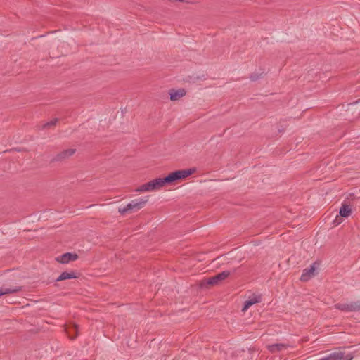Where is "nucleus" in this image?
<instances>
[{
    "instance_id": "14",
    "label": "nucleus",
    "mask_w": 360,
    "mask_h": 360,
    "mask_svg": "<svg viewBox=\"0 0 360 360\" xmlns=\"http://www.w3.org/2000/svg\"><path fill=\"white\" fill-rule=\"evenodd\" d=\"M285 347V346L283 344H276V345H272L269 346V349L272 352L278 351Z\"/></svg>"
},
{
    "instance_id": "1",
    "label": "nucleus",
    "mask_w": 360,
    "mask_h": 360,
    "mask_svg": "<svg viewBox=\"0 0 360 360\" xmlns=\"http://www.w3.org/2000/svg\"><path fill=\"white\" fill-rule=\"evenodd\" d=\"M147 201L148 198L146 197L135 199L132 200L131 202L128 203L126 206L119 207L118 212L121 214H124L129 212L138 211L142 207H143Z\"/></svg>"
},
{
    "instance_id": "17",
    "label": "nucleus",
    "mask_w": 360,
    "mask_h": 360,
    "mask_svg": "<svg viewBox=\"0 0 360 360\" xmlns=\"http://www.w3.org/2000/svg\"><path fill=\"white\" fill-rule=\"evenodd\" d=\"M260 76H261V74L258 75V74L254 73L250 76V78L252 81H256L260 77Z\"/></svg>"
},
{
    "instance_id": "5",
    "label": "nucleus",
    "mask_w": 360,
    "mask_h": 360,
    "mask_svg": "<svg viewBox=\"0 0 360 360\" xmlns=\"http://www.w3.org/2000/svg\"><path fill=\"white\" fill-rule=\"evenodd\" d=\"M78 258L76 253L66 252L56 257V261L61 264H68L71 261H75Z\"/></svg>"
},
{
    "instance_id": "15",
    "label": "nucleus",
    "mask_w": 360,
    "mask_h": 360,
    "mask_svg": "<svg viewBox=\"0 0 360 360\" xmlns=\"http://www.w3.org/2000/svg\"><path fill=\"white\" fill-rule=\"evenodd\" d=\"M57 122H58V119L57 118H54L52 120H51L50 122H48L45 123L43 125L42 128L43 129L49 128V127H51L52 126H54L57 123Z\"/></svg>"
},
{
    "instance_id": "10",
    "label": "nucleus",
    "mask_w": 360,
    "mask_h": 360,
    "mask_svg": "<svg viewBox=\"0 0 360 360\" xmlns=\"http://www.w3.org/2000/svg\"><path fill=\"white\" fill-rule=\"evenodd\" d=\"M260 301V296L257 295H253L250 297L248 300L245 301L244 307L243 308V311H245L248 310L252 304L257 303Z\"/></svg>"
},
{
    "instance_id": "16",
    "label": "nucleus",
    "mask_w": 360,
    "mask_h": 360,
    "mask_svg": "<svg viewBox=\"0 0 360 360\" xmlns=\"http://www.w3.org/2000/svg\"><path fill=\"white\" fill-rule=\"evenodd\" d=\"M21 290L20 288H16V289H5V290H0V292H18V291Z\"/></svg>"
},
{
    "instance_id": "8",
    "label": "nucleus",
    "mask_w": 360,
    "mask_h": 360,
    "mask_svg": "<svg viewBox=\"0 0 360 360\" xmlns=\"http://www.w3.org/2000/svg\"><path fill=\"white\" fill-rule=\"evenodd\" d=\"M79 274L71 271L70 272L68 271H63L60 274V275L55 280L56 281H60L66 279H70V278H76L78 277Z\"/></svg>"
},
{
    "instance_id": "7",
    "label": "nucleus",
    "mask_w": 360,
    "mask_h": 360,
    "mask_svg": "<svg viewBox=\"0 0 360 360\" xmlns=\"http://www.w3.org/2000/svg\"><path fill=\"white\" fill-rule=\"evenodd\" d=\"M75 153V149H67L65 150L58 154L56 155V156L53 158L54 161H62L70 156H72Z\"/></svg>"
},
{
    "instance_id": "2",
    "label": "nucleus",
    "mask_w": 360,
    "mask_h": 360,
    "mask_svg": "<svg viewBox=\"0 0 360 360\" xmlns=\"http://www.w3.org/2000/svg\"><path fill=\"white\" fill-rule=\"evenodd\" d=\"M164 178H157L148 181L136 189L137 192H150L160 189L165 185Z\"/></svg>"
},
{
    "instance_id": "13",
    "label": "nucleus",
    "mask_w": 360,
    "mask_h": 360,
    "mask_svg": "<svg viewBox=\"0 0 360 360\" xmlns=\"http://www.w3.org/2000/svg\"><path fill=\"white\" fill-rule=\"evenodd\" d=\"M179 171V173L181 175V178L182 179H185V178L188 177V176L195 173L196 171V169L195 168H190L188 169H181Z\"/></svg>"
},
{
    "instance_id": "9",
    "label": "nucleus",
    "mask_w": 360,
    "mask_h": 360,
    "mask_svg": "<svg viewBox=\"0 0 360 360\" xmlns=\"http://www.w3.org/2000/svg\"><path fill=\"white\" fill-rule=\"evenodd\" d=\"M181 179V175L179 170L173 172L168 174L167 176L164 177V181L165 184H171L174 182L175 181Z\"/></svg>"
},
{
    "instance_id": "12",
    "label": "nucleus",
    "mask_w": 360,
    "mask_h": 360,
    "mask_svg": "<svg viewBox=\"0 0 360 360\" xmlns=\"http://www.w3.org/2000/svg\"><path fill=\"white\" fill-rule=\"evenodd\" d=\"M352 213V209L348 205L342 204L341 206L339 214L342 217H348Z\"/></svg>"
},
{
    "instance_id": "11",
    "label": "nucleus",
    "mask_w": 360,
    "mask_h": 360,
    "mask_svg": "<svg viewBox=\"0 0 360 360\" xmlns=\"http://www.w3.org/2000/svg\"><path fill=\"white\" fill-rule=\"evenodd\" d=\"M77 326L75 324H70L66 328V333L72 339L75 338L77 333Z\"/></svg>"
},
{
    "instance_id": "4",
    "label": "nucleus",
    "mask_w": 360,
    "mask_h": 360,
    "mask_svg": "<svg viewBox=\"0 0 360 360\" xmlns=\"http://www.w3.org/2000/svg\"><path fill=\"white\" fill-rule=\"evenodd\" d=\"M316 263L314 262L309 266V267L304 269L300 276L302 281H308L311 278L314 277L316 274Z\"/></svg>"
},
{
    "instance_id": "6",
    "label": "nucleus",
    "mask_w": 360,
    "mask_h": 360,
    "mask_svg": "<svg viewBox=\"0 0 360 360\" xmlns=\"http://www.w3.org/2000/svg\"><path fill=\"white\" fill-rule=\"evenodd\" d=\"M186 91L184 89H171L169 91L170 100L172 101H178L186 95Z\"/></svg>"
},
{
    "instance_id": "3",
    "label": "nucleus",
    "mask_w": 360,
    "mask_h": 360,
    "mask_svg": "<svg viewBox=\"0 0 360 360\" xmlns=\"http://www.w3.org/2000/svg\"><path fill=\"white\" fill-rule=\"evenodd\" d=\"M233 272H235V270H233V271L226 270V271L220 272V273L202 281L201 287L203 288V287H205L206 285H217L220 284L226 278H227Z\"/></svg>"
}]
</instances>
